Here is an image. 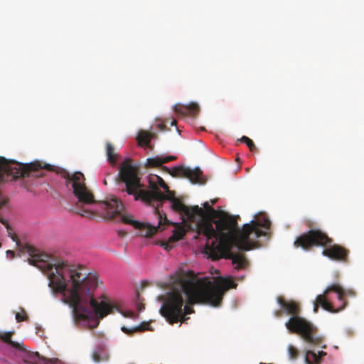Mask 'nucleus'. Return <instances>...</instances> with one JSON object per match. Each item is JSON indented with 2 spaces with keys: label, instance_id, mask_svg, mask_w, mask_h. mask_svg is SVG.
Here are the masks:
<instances>
[{
  "label": "nucleus",
  "instance_id": "aec40b11",
  "mask_svg": "<svg viewBox=\"0 0 364 364\" xmlns=\"http://www.w3.org/2000/svg\"><path fill=\"white\" fill-rule=\"evenodd\" d=\"M17 322L26 321L28 319V316L26 314L25 310L21 309V312H17L15 316Z\"/></svg>",
  "mask_w": 364,
  "mask_h": 364
},
{
  "label": "nucleus",
  "instance_id": "6ab92c4d",
  "mask_svg": "<svg viewBox=\"0 0 364 364\" xmlns=\"http://www.w3.org/2000/svg\"><path fill=\"white\" fill-rule=\"evenodd\" d=\"M240 141L245 143L251 151H254L255 150H256L257 148H256L254 142L249 137H247L246 136H243L240 139Z\"/></svg>",
  "mask_w": 364,
  "mask_h": 364
},
{
  "label": "nucleus",
  "instance_id": "4468645a",
  "mask_svg": "<svg viewBox=\"0 0 364 364\" xmlns=\"http://www.w3.org/2000/svg\"><path fill=\"white\" fill-rule=\"evenodd\" d=\"M154 136L155 134L141 130L139 132L136 139L140 146L150 147L151 140Z\"/></svg>",
  "mask_w": 364,
  "mask_h": 364
},
{
  "label": "nucleus",
  "instance_id": "393cba45",
  "mask_svg": "<svg viewBox=\"0 0 364 364\" xmlns=\"http://www.w3.org/2000/svg\"><path fill=\"white\" fill-rule=\"evenodd\" d=\"M92 357L93 360L95 363H100L102 360V358H101L100 354L98 352H97V351H95V352L92 353Z\"/></svg>",
  "mask_w": 364,
  "mask_h": 364
},
{
  "label": "nucleus",
  "instance_id": "dca6fc26",
  "mask_svg": "<svg viewBox=\"0 0 364 364\" xmlns=\"http://www.w3.org/2000/svg\"><path fill=\"white\" fill-rule=\"evenodd\" d=\"M106 152L109 161L113 165L115 164L117 160V154L114 153L113 146L109 142H107L106 144Z\"/></svg>",
  "mask_w": 364,
  "mask_h": 364
},
{
  "label": "nucleus",
  "instance_id": "f257e3e1",
  "mask_svg": "<svg viewBox=\"0 0 364 364\" xmlns=\"http://www.w3.org/2000/svg\"><path fill=\"white\" fill-rule=\"evenodd\" d=\"M23 249L29 255L28 263L48 275L53 291L63 294V301L73 309L76 321L94 317L100 320L117 309L107 296L95 298L99 286L96 273L88 272L83 265L55 259L31 245H25Z\"/></svg>",
  "mask_w": 364,
  "mask_h": 364
},
{
  "label": "nucleus",
  "instance_id": "20e7f679",
  "mask_svg": "<svg viewBox=\"0 0 364 364\" xmlns=\"http://www.w3.org/2000/svg\"><path fill=\"white\" fill-rule=\"evenodd\" d=\"M218 230V237L208 245L209 257L213 260L220 258L232 260L237 269H245L249 262L245 255L241 252H233V246L240 251H249L257 245V240L262 236H267V232L260 228L269 230L271 221L266 217L262 220H252L250 223L245 224L241 230L237 229V218L228 215L225 212L220 213L218 219L215 221Z\"/></svg>",
  "mask_w": 364,
  "mask_h": 364
},
{
  "label": "nucleus",
  "instance_id": "bb28decb",
  "mask_svg": "<svg viewBox=\"0 0 364 364\" xmlns=\"http://www.w3.org/2000/svg\"><path fill=\"white\" fill-rule=\"evenodd\" d=\"M6 255H7L8 257H9L11 259H13V258H14L15 253H14V251H12V250H7V251H6Z\"/></svg>",
  "mask_w": 364,
  "mask_h": 364
},
{
  "label": "nucleus",
  "instance_id": "7ed1b4c3",
  "mask_svg": "<svg viewBox=\"0 0 364 364\" xmlns=\"http://www.w3.org/2000/svg\"><path fill=\"white\" fill-rule=\"evenodd\" d=\"M116 181L119 186V190L128 195L133 196L135 200H141L153 207V212L158 219V226H153L147 223H140L134 220L130 215L122 213L124 207L122 202L117 198H112L109 200L100 203L104 210L103 217L112 220L119 217L121 222L131 225L138 229L141 236L149 237L156 234L161 226L168 225L170 223L166 215L160 210L165 200L176 199L173 192L166 191V194L163 193L158 188L155 182L149 180L150 190H145L144 185L140 181L135 168L131 164L130 161H124L119 167V171Z\"/></svg>",
  "mask_w": 364,
  "mask_h": 364
},
{
  "label": "nucleus",
  "instance_id": "9b49d317",
  "mask_svg": "<svg viewBox=\"0 0 364 364\" xmlns=\"http://www.w3.org/2000/svg\"><path fill=\"white\" fill-rule=\"evenodd\" d=\"M200 108L198 104L191 103L188 105H176L174 111L181 116L195 117L199 112Z\"/></svg>",
  "mask_w": 364,
  "mask_h": 364
},
{
  "label": "nucleus",
  "instance_id": "f3484780",
  "mask_svg": "<svg viewBox=\"0 0 364 364\" xmlns=\"http://www.w3.org/2000/svg\"><path fill=\"white\" fill-rule=\"evenodd\" d=\"M305 361L307 364H319V355L314 351L307 350L306 352Z\"/></svg>",
  "mask_w": 364,
  "mask_h": 364
},
{
  "label": "nucleus",
  "instance_id": "72a5a7b5",
  "mask_svg": "<svg viewBox=\"0 0 364 364\" xmlns=\"http://www.w3.org/2000/svg\"><path fill=\"white\" fill-rule=\"evenodd\" d=\"M142 308L141 307H139V311H141Z\"/></svg>",
  "mask_w": 364,
  "mask_h": 364
},
{
  "label": "nucleus",
  "instance_id": "5701e85b",
  "mask_svg": "<svg viewBox=\"0 0 364 364\" xmlns=\"http://www.w3.org/2000/svg\"><path fill=\"white\" fill-rule=\"evenodd\" d=\"M8 236L11 238V240L16 243L18 246L20 245V241L18 239V236L12 232L11 228L7 230Z\"/></svg>",
  "mask_w": 364,
  "mask_h": 364
},
{
  "label": "nucleus",
  "instance_id": "7c9ffc66",
  "mask_svg": "<svg viewBox=\"0 0 364 364\" xmlns=\"http://www.w3.org/2000/svg\"><path fill=\"white\" fill-rule=\"evenodd\" d=\"M281 315H282V311H275V316H276L277 317H280V316H281Z\"/></svg>",
  "mask_w": 364,
  "mask_h": 364
},
{
  "label": "nucleus",
  "instance_id": "6e6552de",
  "mask_svg": "<svg viewBox=\"0 0 364 364\" xmlns=\"http://www.w3.org/2000/svg\"><path fill=\"white\" fill-rule=\"evenodd\" d=\"M355 291L351 289H345L338 284H333L328 286L323 294L316 296L314 301V311L317 313L321 306L323 309L336 313L345 309L347 302L345 297L354 296Z\"/></svg>",
  "mask_w": 364,
  "mask_h": 364
},
{
  "label": "nucleus",
  "instance_id": "39448f33",
  "mask_svg": "<svg viewBox=\"0 0 364 364\" xmlns=\"http://www.w3.org/2000/svg\"><path fill=\"white\" fill-rule=\"evenodd\" d=\"M333 240L319 229H311L300 235L294 241V246L304 250H310L313 247L321 246L324 249L322 255L328 258L340 262H347L349 250L346 247L333 244Z\"/></svg>",
  "mask_w": 364,
  "mask_h": 364
},
{
  "label": "nucleus",
  "instance_id": "b1692460",
  "mask_svg": "<svg viewBox=\"0 0 364 364\" xmlns=\"http://www.w3.org/2000/svg\"><path fill=\"white\" fill-rule=\"evenodd\" d=\"M77 213L79 215H80L81 216L87 217V218H91L93 216V213L92 211H90V210H84L82 212H77Z\"/></svg>",
  "mask_w": 364,
  "mask_h": 364
},
{
  "label": "nucleus",
  "instance_id": "cd10ccee",
  "mask_svg": "<svg viewBox=\"0 0 364 364\" xmlns=\"http://www.w3.org/2000/svg\"><path fill=\"white\" fill-rule=\"evenodd\" d=\"M204 207H205V208H206V209H207V210H208V211L215 212L214 209H213V208H211V207L209 205V204H208V202H205V203H204Z\"/></svg>",
  "mask_w": 364,
  "mask_h": 364
},
{
  "label": "nucleus",
  "instance_id": "473e14b6",
  "mask_svg": "<svg viewBox=\"0 0 364 364\" xmlns=\"http://www.w3.org/2000/svg\"><path fill=\"white\" fill-rule=\"evenodd\" d=\"M103 183H104L105 185H107V181H106L105 179L103 181Z\"/></svg>",
  "mask_w": 364,
  "mask_h": 364
},
{
  "label": "nucleus",
  "instance_id": "2f4dec72",
  "mask_svg": "<svg viewBox=\"0 0 364 364\" xmlns=\"http://www.w3.org/2000/svg\"><path fill=\"white\" fill-rule=\"evenodd\" d=\"M170 124H171V126L176 125V120H172Z\"/></svg>",
  "mask_w": 364,
  "mask_h": 364
},
{
  "label": "nucleus",
  "instance_id": "4be33fe9",
  "mask_svg": "<svg viewBox=\"0 0 364 364\" xmlns=\"http://www.w3.org/2000/svg\"><path fill=\"white\" fill-rule=\"evenodd\" d=\"M8 236L11 238V240L16 243L18 246L20 245V241L18 239V236L12 232L11 228L7 230Z\"/></svg>",
  "mask_w": 364,
  "mask_h": 364
},
{
  "label": "nucleus",
  "instance_id": "9d476101",
  "mask_svg": "<svg viewBox=\"0 0 364 364\" xmlns=\"http://www.w3.org/2000/svg\"><path fill=\"white\" fill-rule=\"evenodd\" d=\"M60 173L63 178L66 179V186H71L73 193L79 203L87 205L96 203L94 194L87 187L85 176L81 172L70 174L68 171L62 170Z\"/></svg>",
  "mask_w": 364,
  "mask_h": 364
},
{
  "label": "nucleus",
  "instance_id": "412c9836",
  "mask_svg": "<svg viewBox=\"0 0 364 364\" xmlns=\"http://www.w3.org/2000/svg\"><path fill=\"white\" fill-rule=\"evenodd\" d=\"M288 352L290 358L292 359L296 358L299 354L297 349L291 345L289 346Z\"/></svg>",
  "mask_w": 364,
  "mask_h": 364
},
{
  "label": "nucleus",
  "instance_id": "a878e982",
  "mask_svg": "<svg viewBox=\"0 0 364 364\" xmlns=\"http://www.w3.org/2000/svg\"><path fill=\"white\" fill-rule=\"evenodd\" d=\"M140 327H136L135 328L133 331H137V330H139ZM122 331L126 333H129L130 332H132V331H129L128 330L126 327L123 326L122 327Z\"/></svg>",
  "mask_w": 364,
  "mask_h": 364
},
{
  "label": "nucleus",
  "instance_id": "f03ea898",
  "mask_svg": "<svg viewBox=\"0 0 364 364\" xmlns=\"http://www.w3.org/2000/svg\"><path fill=\"white\" fill-rule=\"evenodd\" d=\"M230 278L219 277L215 282L198 279L191 271L183 272L173 278L170 291L159 296L162 302L159 312L170 323L185 322L186 315L193 314L195 304L220 306L225 293L237 287Z\"/></svg>",
  "mask_w": 364,
  "mask_h": 364
},
{
  "label": "nucleus",
  "instance_id": "f8f14e48",
  "mask_svg": "<svg viewBox=\"0 0 364 364\" xmlns=\"http://www.w3.org/2000/svg\"><path fill=\"white\" fill-rule=\"evenodd\" d=\"M185 235V231L183 228L174 229L173 235L168 238L167 242H161V246L165 250H169L173 247L172 244L182 239Z\"/></svg>",
  "mask_w": 364,
  "mask_h": 364
},
{
  "label": "nucleus",
  "instance_id": "1a4fd4ad",
  "mask_svg": "<svg viewBox=\"0 0 364 364\" xmlns=\"http://www.w3.org/2000/svg\"><path fill=\"white\" fill-rule=\"evenodd\" d=\"M176 159V156H157L156 157L148 158L146 159V166L151 168L160 167L171 176L175 178L183 177L188 178L192 183L203 184L205 183V181L203 178V171L198 167L191 168L184 166H178L170 169L167 166H163L164 164H166Z\"/></svg>",
  "mask_w": 364,
  "mask_h": 364
},
{
  "label": "nucleus",
  "instance_id": "ddd939ff",
  "mask_svg": "<svg viewBox=\"0 0 364 364\" xmlns=\"http://www.w3.org/2000/svg\"><path fill=\"white\" fill-rule=\"evenodd\" d=\"M25 362L28 363L27 360ZM28 362L32 364H61L58 359H45L40 358L38 353L30 355Z\"/></svg>",
  "mask_w": 364,
  "mask_h": 364
},
{
  "label": "nucleus",
  "instance_id": "2eb2a0df",
  "mask_svg": "<svg viewBox=\"0 0 364 364\" xmlns=\"http://www.w3.org/2000/svg\"><path fill=\"white\" fill-rule=\"evenodd\" d=\"M13 334L14 332L12 331L6 332L4 333H0V339L2 340L6 343H7L8 345H9L10 346H11L12 348L21 349V344L11 340Z\"/></svg>",
  "mask_w": 364,
  "mask_h": 364
},
{
  "label": "nucleus",
  "instance_id": "0eeeda50",
  "mask_svg": "<svg viewBox=\"0 0 364 364\" xmlns=\"http://www.w3.org/2000/svg\"><path fill=\"white\" fill-rule=\"evenodd\" d=\"M171 208L173 210L185 215L191 222L196 223L198 232L206 237L205 250L209 255L208 245H211V242L218 237L217 228L213 227L215 220L213 221L209 218L207 212L202 208L198 205L188 207L178 198L173 199Z\"/></svg>",
  "mask_w": 364,
  "mask_h": 364
},
{
  "label": "nucleus",
  "instance_id": "c756f323",
  "mask_svg": "<svg viewBox=\"0 0 364 364\" xmlns=\"http://www.w3.org/2000/svg\"><path fill=\"white\" fill-rule=\"evenodd\" d=\"M159 127L160 129L162 131L165 130V129H166V124H159Z\"/></svg>",
  "mask_w": 364,
  "mask_h": 364
},
{
  "label": "nucleus",
  "instance_id": "c85d7f7f",
  "mask_svg": "<svg viewBox=\"0 0 364 364\" xmlns=\"http://www.w3.org/2000/svg\"><path fill=\"white\" fill-rule=\"evenodd\" d=\"M317 355H319V360L321 361V358L325 356L326 355V353L323 351H319Z\"/></svg>",
  "mask_w": 364,
  "mask_h": 364
},
{
  "label": "nucleus",
  "instance_id": "423d86ee",
  "mask_svg": "<svg viewBox=\"0 0 364 364\" xmlns=\"http://www.w3.org/2000/svg\"><path fill=\"white\" fill-rule=\"evenodd\" d=\"M277 301L284 312L291 316L285 323L290 333L300 335L310 344L316 346L321 343L322 338L316 335V328L309 321L299 316L301 309L297 302L287 301L282 296H278Z\"/></svg>",
  "mask_w": 364,
  "mask_h": 364
},
{
  "label": "nucleus",
  "instance_id": "a211bd4d",
  "mask_svg": "<svg viewBox=\"0 0 364 364\" xmlns=\"http://www.w3.org/2000/svg\"><path fill=\"white\" fill-rule=\"evenodd\" d=\"M151 180L152 181L155 182L156 183V182L154 181V179L156 180L158 184L164 190V191H168V186L166 184V183L164 182V181L162 179V178H161L160 176H151V177H149V180Z\"/></svg>",
  "mask_w": 364,
  "mask_h": 364
}]
</instances>
